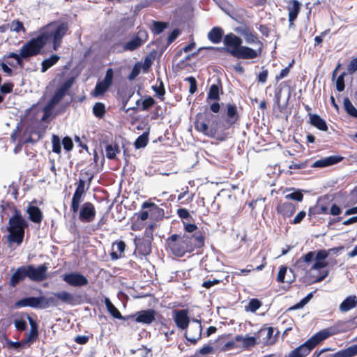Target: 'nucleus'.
I'll return each instance as SVG.
<instances>
[{
    "label": "nucleus",
    "instance_id": "obj_1",
    "mask_svg": "<svg viewBox=\"0 0 357 357\" xmlns=\"http://www.w3.org/2000/svg\"><path fill=\"white\" fill-rule=\"evenodd\" d=\"M240 114L234 102L226 104L220 119L218 115L210 112L198 113L196 115L195 128L204 135L213 137L219 128L228 130L240 120Z\"/></svg>",
    "mask_w": 357,
    "mask_h": 357
},
{
    "label": "nucleus",
    "instance_id": "obj_2",
    "mask_svg": "<svg viewBox=\"0 0 357 357\" xmlns=\"http://www.w3.org/2000/svg\"><path fill=\"white\" fill-rule=\"evenodd\" d=\"M204 242V231H196L193 234H172L166 239V245L173 255L182 257L188 252L202 248Z\"/></svg>",
    "mask_w": 357,
    "mask_h": 357
},
{
    "label": "nucleus",
    "instance_id": "obj_3",
    "mask_svg": "<svg viewBox=\"0 0 357 357\" xmlns=\"http://www.w3.org/2000/svg\"><path fill=\"white\" fill-rule=\"evenodd\" d=\"M68 30L69 25L67 22L58 23L54 21L44 26L40 30V34L32 39L38 42L41 51L47 42L52 38V48L54 51H56L61 46L62 39L67 34Z\"/></svg>",
    "mask_w": 357,
    "mask_h": 357
},
{
    "label": "nucleus",
    "instance_id": "obj_4",
    "mask_svg": "<svg viewBox=\"0 0 357 357\" xmlns=\"http://www.w3.org/2000/svg\"><path fill=\"white\" fill-rule=\"evenodd\" d=\"M223 43L225 46L224 50L237 59H254L261 54V48L254 50L248 46L242 45V39L234 33L225 35Z\"/></svg>",
    "mask_w": 357,
    "mask_h": 357
},
{
    "label": "nucleus",
    "instance_id": "obj_5",
    "mask_svg": "<svg viewBox=\"0 0 357 357\" xmlns=\"http://www.w3.org/2000/svg\"><path fill=\"white\" fill-rule=\"evenodd\" d=\"M48 264L44 263L37 267L30 264L21 266L17 268L10 280V285L15 287L20 282L28 278L34 282H42L47 278Z\"/></svg>",
    "mask_w": 357,
    "mask_h": 357
},
{
    "label": "nucleus",
    "instance_id": "obj_6",
    "mask_svg": "<svg viewBox=\"0 0 357 357\" xmlns=\"http://www.w3.org/2000/svg\"><path fill=\"white\" fill-rule=\"evenodd\" d=\"M337 333L332 328L323 329L312 335L305 343L292 350L289 354L291 357H305L321 342Z\"/></svg>",
    "mask_w": 357,
    "mask_h": 357
},
{
    "label": "nucleus",
    "instance_id": "obj_7",
    "mask_svg": "<svg viewBox=\"0 0 357 357\" xmlns=\"http://www.w3.org/2000/svg\"><path fill=\"white\" fill-rule=\"evenodd\" d=\"M28 227V222L22 217L21 211L16 210L15 213L9 219V232L8 239L10 243H16L20 245L22 243L24 236V229Z\"/></svg>",
    "mask_w": 357,
    "mask_h": 357
},
{
    "label": "nucleus",
    "instance_id": "obj_8",
    "mask_svg": "<svg viewBox=\"0 0 357 357\" xmlns=\"http://www.w3.org/2000/svg\"><path fill=\"white\" fill-rule=\"evenodd\" d=\"M40 53L41 51L40 50L38 42L35 41L31 38L22 46L20 50L19 54L15 52H10L8 54L4 55V58L14 59L20 67H23V59H26L28 58L37 56Z\"/></svg>",
    "mask_w": 357,
    "mask_h": 357
},
{
    "label": "nucleus",
    "instance_id": "obj_9",
    "mask_svg": "<svg viewBox=\"0 0 357 357\" xmlns=\"http://www.w3.org/2000/svg\"><path fill=\"white\" fill-rule=\"evenodd\" d=\"M84 174L89 176L88 187L85 188V181L83 179H79L70 204V211L73 212V215H75L78 213L80 204L83 201L86 191L88 190L93 178V176L91 174V173L88 171L85 172Z\"/></svg>",
    "mask_w": 357,
    "mask_h": 357
},
{
    "label": "nucleus",
    "instance_id": "obj_10",
    "mask_svg": "<svg viewBox=\"0 0 357 357\" xmlns=\"http://www.w3.org/2000/svg\"><path fill=\"white\" fill-rule=\"evenodd\" d=\"M148 39V34L145 30H139L132 40L123 45L121 42L116 43L113 45L112 49L114 52L119 53L126 51H134L141 47Z\"/></svg>",
    "mask_w": 357,
    "mask_h": 357
},
{
    "label": "nucleus",
    "instance_id": "obj_11",
    "mask_svg": "<svg viewBox=\"0 0 357 357\" xmlns=\"http://www.w3.org/2000/svg\"><path fill=\"white\" fill-rule=\"evenodd\" d=\"M156 312L153 309L143 310L134 314H128V321L126 326H130L132 322L150 325L155 320Z\"/></svg>",
    "mask_w": 357,
    "mask_h": 357
},
{
    "label": "nucleus",
    "instance_id": "obj_12",
    "mask_svg": "<svg viewBox=\"0 0 357 357\" xmlns=\"http://www.w3.org/2000/svg\"><path fill=\"white\" fill-rule=\"evenodd\" d=\"M142 208H149V211H140L135 213L134 218H135L137 220L145 221L149 218V215H153L158 214L159 216L163 215V210L158 206L155 203L144 202L142 205Z\"/></svg>",
    "mask_w": 357,
    "mask_h": 357
},
{
    "label": "nucleus",
    "instance_id": "obj_13",
    "mask_svg": "<svg viewBox=\"0 0 357 357\" xmlns=\"http://www.w3.org/2000/svg\"><path fill=\"white\" fill-rule=\"evenodd\" d=\"M343 249L342 246L333 248L329 250H319L317 252L314 253V260L315 262L312 264L311 269L312 270H319L323 268H325L328 266V263L325 261V259L328 257L329 254L333 252L334 253L337 252L338 251Z\"/></svg>",
    "mask_w": 357,
    "mask_h": 357
},
{
    "label": "nucleus",
    "instance_id": "obj_14",
    "mask_svg": "<svg viewBox=\"0 0 357 357\" xmlns=\"http://www.w3.org/2000/svg\"><path fill=\"white\" fill-rule=\"evenodd\" d=\"M274 329L273 327H262L255 335L258 339V344H262L265 346L273 345L277 340V335H273Z\"/></svg>",
    "mask_w": 357,
    "mask_h": 357
},
{
    "label": "nucleus",
    "instance_id": "obj_15",
    "mask_svg": "<svg viewBox=\"0 0 357 357\" xmlns=\"http://www.w3.org/2000/svg\"><path fill=\"white\" fill-rule=\"evenodd\" d=\"M96 215L95 206L90 202H84L79 211V220L85 223L94 220Z\"/></svg>",
    "mask_w": 357,
    "mask_h": 357
},
{
    "label": "nucleus",
    "instance_id": "obj_16",
    "mask_svg": "<svg viewBox=\"0 0 357 357\" xmlns=\"http://www.w3.org/2000/svg\"><path fill=\"white\" fill-rule=\"evenodd\" d=\"M172 319L176 327L181 330H186L190 324L188 310H174L172 312Z\"/></svg>",
    "mask_w": 357,
    "mask_h": 357
},
{
    "label": "nucleus",
    "instance_id": "obj_17",
    "mask_svg": "<svg viewBox=\"0 0 357 357\" xmlns=\"http://www.w3.org/2000/svg\"><path fill=\"white\" fill-rule=\"evenodd\" d=\"M64 282L72 287H84L89 284L88 279L79 272H71L62 275Z\"/></svg>",
    "mask_w": 357,
    "mask_h": 357
},
{
    "label": "nucleus",
    "instance_id": "obj_18",
    "mask_svg": "<svg viewBox=\"0 0 357 357\" xmlns=\"http://www.w3.org/2000/svg\"><path fill=\"white\" fill-rule=\"evenodd\" d=\"M301 6L302 4L298 0H289L287 2V10L289 29L295 26V21L301 12Z\"/></svg>",
    "mask_w": 357,
    "mask_h": 357
},
{
    "label": "nucleus",
    "instance_id": "obj_19",
    "mask_svg": "<svg viewBox=\"0 0 357 357\" xmlns=\"http://www.w3.org/2000/svg\"><path fill=\"white\" fill-rule=\"evenodd\" d=\"M74 82L73 77L67 79L61 86L56 90L52 97L50 98L49 102L52 105H55L59 103L66 94L68 89L72 86Z\"/></svg>",
    "mask_w": 357,
    "mask_h": 357
},
{
    "label": "nucleus",
    "instance_id": "obj_20",
    "mask_svg": "<svg viewBox=\"0 0 357 357\" xmlns=\"http://www.w3.org/2000/svg\"><path fill=\"white\" fill-rule=\"evenodd\" d=\"M26 317L29 321L31 328L26 337L23 339V343L26 345H30L38 339V324L37 321L33 319L29 314H26Z\"/></svg>",
    "mask_w": 357,
    "mask_h": 357
},
{
    "label": "nucleus",
    "instance_id": "obj_21",
    "mask_svg": "<svg viewBox=\"0 0 357 357\" xmlns=\"http://www.w3.org/2000/svg\"><path fill=\"white\" fill-rule=\"evenodd\" d=\"M151 242L152 241L142 237L136 236L134 238L135 250L139 255L143 256H147L151 252Z\"/></svg>",
    "mask_w": 357,
    "mask_h": 357
},
{
    "label": "nucleus",
    "instance_id": "obj_22",
    "mask_svg": "<svg viewBox=\"0 0 357 357\" xmlns=\"http://www.w3.org/2000/svg\"><path fill=\"white\" fill-rule=\"evenodd\" d=\"M344 157L341 155H331L316 160L310 167L312 168H324L337 164L342 161Z\"/></svg>",
    "mask_w": 357,
    "mask_h": 357
},
{
    "label": "nucleus",
    "instance_id": "obj_23",
    "mask_svg": "<svg viewBox=\"0 0 357 357\" xmlns=\"http://www.w3.org/2000/svg\"><path fill=\"white\" fill-rule=\"evenodd\" d=\"M329 203L325 199H319L315 206H311L308 210L310 217L316 215L328 214Z\"/></svg>",
    "mask_w": 357,
    "mask_h": 357
},
{
    "label": "nucleus",
    "instance_id": "obj_24",
    "mask_svg": "<svg viewBox=\"0 0 357 357\" xmlns=\"http://www.w3.org/2000/svg\"><path fill=\"white\" fill-rule=\"evenodd\" d=\"M296 209V206L291 202H280L276 206L277 213L284 219L291 217Z\"/></svg>",
    "mask_w": 357,
    "mask_h": 357
},
{
    "label": "nucleus",
    "instance_id": "obj_25",
    "mask_svg": "<svg viewBox=\"0 0 357 357\" xmlns=\"http://www.w3.org/2000/svg\"><path fill=\"white\" fill-rule=\"evenodd\" d=\"M16 307H31L41 308V298L38 297H26L17 301L15 304Z\"/></svg>",
    "mask_w": 357,
    "mask_h": 357
},
{
    "label": "nucleus",
    "instance_id": "obj_26",
    "mask_svg": "<svg viewBox=\"0 0 357 357\" xmlns=\"http://www.w3.org/2000/svg\"><path fill=\"white\" fill-rule=\"evenodd\" d=\"M202 327L199 324L191 327L190 332L186 331L184 333V337L187 341L191 342L192 344H196L197 341L202 338Z\"/></svg>",
    "mask_w": 357,
    "mask_h": 357
},
{
    "label": "nucleus",
    "instance_id": "obj_27",
    "mask_svg": "<svg viewBox=\"0 0 357 357\" xmlns=\"http://www.w3.org/2000/svg\"><path fill=\"white\" fill-rule=\"evenodd\" d=\"M222 93V84L220 79H218L217 84H213L211 85L209 88V91L207 93V101L208 100H214V101H219L220 98V93Z\"/></svg>",
    "mask_w": 357,
    "mask_h": 357
},
{
    "label": "nucleus",
    "instance_id": "obj_28",
    "mask_svg": "<svg viewBox=\"0 0 357 357\" xmlns=\"http://www.w3.org/2000/svg\"><path fill=\"white\" fill-rule=\"evenodd\" d=\"M309 123L321 131H327L328 128L324 119L317 114H309Z\"/></svg>",
    "mask_w": 357,
    "mask_h": 357
},
{
    "label": "nucleus",
    "instance_id": "obj_29",
    "mask_svg": "<svg viewBox=\"0 0 357 357\" xmlns=\"http://www.w3.org/2000/svg\"><path fill=\"white\" fill-rule=\"evenodd\" d=\"M105 303L109 313L115 319H121L128 321V315L123 316L120 311L115 307V305L107 298H105Z\"/></svg>",
    "mask_w": 357,
    "mask_h": 357
},
{
    "label": "nucleus",
    "instance_id": "obj_30",
    "mask_svg": "<svg viewBox=\"0 0 357 357\" xmlns=\"http://www.w3.org/2000/svg\"><path fill=\"white\" fill-rule=\"evenodd\" d=\"M314 259V252L310 251L303 255L296 261L295 266L305 270L307 266L312 262Z\"/></svg>",
    "mask_w": 357,
    "mask_h": 357
},
{
    "label": "nucleus",
    "instance_id": "obj_31",
    "mask_svg": "<svg viewBox=\"0 0 357 357\" xmlns=\"http://www.w3.org/2000/svg\"><path fill=\"white\" fill-rule=\"evenodd\" d=\"M235 340L238 342H243V347L245 349L255 347L258 344V339L257 335L243 337L241 335H238L235 337Z\"/></svg>",
    "mask_w": 357,
    "mask_h": 357
},
{
    "label": "nucleus",
    "instance_id": "obj_32",
    "mask_svg": "<svg viewBox=\"0 0 357 357\" xmlns=\"http://www.w3.org/2000/svg\"><path fill=\"white\" fill-rule=\"evenodd\" d=\"M116 246L117 251H112L110 253L111 259L113 261L117 260L124 257V251L126 248V245L123 241H116L112 244V248Z\"/></svg>",
    "mask_w": 357,
    "mask_h": 357
},
{
    "label": "nucleus",
    "instance_id": "obj_33",
    "mask_svg": "<svg viewBox=\"0 0 357 357\" xmlns=\"http://www.w3.org/2000/svg\"><path fill=\"white\" fill-rule=\"evenodd\" d=\"M0 207L1 208L0 214L2 220L5 218V216L8 217L10 213H13L14 214L15 213V211L18 210L13 202H6L5 200L1 201Z\"/></svg>",
    "mask_w": 357,
    "mask_h": 357
},
{
    "label": "nucleus",
    "instance_id": "obj_34",
    "mask_svg": "<svg viewBox=\"0 0 357 357\" xmlns=\"http://www.w3.org/2000/svg\"><path fill=\"white\" fill-rule=\"evenodd\" d=\"M29 220L34 223H40L43 218L41 210L38 206H31L27 209Z\"/></svg>",
    "mask_w": 357,
    "mask_h": 357
},
{
    "label": "nucleus",
    "instance_id": "obj_35",
    "mask_svg": "<svg viewBox=\"0 0 357 357\" xmlns=\"http://www.w3.org/2000/svg\"><path fill=\"white\" fill-rule=\"evenodd\" d=\"M357 305V297L354 295L347 297L340 305L341 312H348Z\"/></svg>",
    "mask_w": 357,
    "mask_h": 357
},
{
    "label": "nucleus",
    "instance_id": "obj_36",
    "mask_svg": "<svg viewBox=\"0 0 357 357\" xmlns=\"http://www.w3.org/2000/svg\"><path fill=\"white\" fill-rule=\"evenodd\" d=\"M224 34L223 29L219 26H215L208 33V40L214 44L221 42Z\"/></svg>",
    "mask_w": 357,
    "mask_h": 357
},
{
    "label": "nucleus",
    "instance_id": "obj_37",
    "mask_svg": "<svg viewBox=\"0 0 357 357\" xmlns=\"http://www.w3.org/2000/svg\"><path fill=\"white\" fill-rule=\"evenodd\" d=\"M357 355V344L350 346L344 349L340 350L329 357H354Z\"/></svg>",
    "mask_w": 357,
    "mask_h": 357
},
{
    "label": "nucleus",
    "instance_id": "obj_38",
    "mask_svg": "<svg viewBox=\"0 0 357 357\" xmlns=\"http://www.w3.org/2000/svg\"><path fill=\"white\" fill-rule=\"evenodd\" d=\"M242 34L244 36L247 43L252 44V43H258L260 45V47L262 49L263 43L259 40L257 38V33L249 28H245L243 31Z\"/></svg>",
    "mask_w": 357,
    "mask_h": 357
},
{
    "label": "nucleus",
    "instance_id": "obj_39",
    "mask_svg": "<svg viewBox=\"0 0 357 357\" xmlns=\"http://www.w3.org/2000/svg\"><path fill=\"white\" fill-rule=\"evenodd\" d=\"M134 94V91H132L131 89H122L121 91L119 92V95L121 97L122 105H123V109L126 110V112H128L130 109H135V107H131L128 109H125L126 105L128 104V101L131 98V97Z\"/></svg>",
    "mask_w": 357,
    "mask_h": 357
},
{
    "label": "nucleus",
    "instance_id": "obj_40",
    "mask_svg": "<svg viewBox=\"0 0 357 357\" xmlns=\"http://www.w3.org/2000/svg\"><path fill=\"white\" fill-rule=\"evenodd\" d=\"M59 59L60 56L56 54H53L48 59H44L41 63V72H46L49 68L56 64Z\"/></svg>",
    "mask_w": 357,
    "mask_h": 357
},
{
    "label": "nucleus",
    "instance_id": "obj_41",
    "mask_svg": "<svg viewBox=\"0 0 357 357\" xmlns=\"http://www.w3.org/2000/svg\"><path fill=\"white\" fill-rule=\"evenodd\" d=\"M54 295L56 296L57 299L60 300L63 303L71 305L74 303V296L68 291H61L59 292L54 293Z\"/></svg>",
    "mask_w": 357,
    "mask_h": 357
},
{
    "label": "nucleus",
    "instance_id": "obj_42",
    "mask_svg": "<svg viewBox=\"0 0 357 357\" xmlns=\"http://www.w3.org/2000/svg\"><path fill=\"white\" fill-rule=\"evenodd\" d=\"M41 298V308H47L50 306L56 307L59 305V299L54 294L52 296L45 298V296H40Z\"/></svg>",
    "mask_w": 357,
    "mask_h": 357
},
{
    "label": "nucleus",
    "instance_id": "obj_43",
    "mask_svg": "<svg viewBox=\"0 0 357 357\" xmlns=\"http://www.w3.org/2000/svg\"><path fill=\"white\" fill-rule=\"evenodd\" d=\"M106 156L109 160L115 159L116 154L120 153V149L118 144H108L105 147Z\"/></svg>",
    "mask_w": 357,
    "mask_h": 357
},
{
    "label": "nucleus",
    "instance_id": "obj_44",
    "mask_svg": "<svg viewBox=\"0 0 357 357\" xmlns=\"http://www.w3.org/2000/svg\"><path fill=\"white\" fill-rule=\"evenodd\" d=\"M148 142L149 132H144L136 139L134 144L136 149H141L145 147Z\"/></svg>",
    "mask_w": 357,
    "mask_h": 357
},
{
    "label": "nucleus",
    "instance_id": "obj_45",
    "mask_svg": "<svg viewBox=\"0 0 357 357\" xmlns=\"http://www.w3.org/2000/svg\"><path fill=\"white\" fill-rule=\"evenodd\" d=\"M106 113L105 105L102 102H96L93 107V115L99 119L102 118Z\"/></svg>",
    "mask_w": 357,
    "mask_h": 357
},
{
    "label": "nucleus",
    "instance_id": "obj_46",
    "mask_svg": "<svg viewBox=\"0 0 357 357\" xmlns=\"http://www.w3.org/2000/svg\"><path fill=\"white\" fill-rule=\"evenodd\" d=\"M343 104L347 114L353 117L357 118V109L353 105L348 98L344 99Z\"/></svg>",
    "mask_w": 357,
    "mask_h": 357
},
{
    "label": "nucleus",
    "instance_id": "obj_47",
    "mask_svg": "<svg viewBox=\"0 0 357 357\" xmlns=\"http://www.w3.org/2000/svg\"><path fill=\"white\" fill-rule=\"evenodd\" d=\"M109 85L102 81L98 82H97L92 94L93 96H101L109 89Z\"/></svg>",
    "mask_w": 357,
    "mask_h": 357
},
{
    "label": "nucleus",
    "instance_id": "obj_48",
    "mask_svg": "<svg viewBox=\"0 0 357 357\" xmlns=\"http://www.w3.org/2000/svg\"><path fill=\"white\" fill-rule=\"evenodd\" d=\"M168 23L160 21H153V28L152 32L154 34H160L164 31V30L167 28Z\"/></svg>",
    "mask_w": 357,
    "mask_h": 357
},
{
    "label": "nucleus",
    "instance_id": "obj_49",
    "mask_svg": "<svg viewBox=\"0 0 357 357\" xmlns=\"http://www.w3.org/2000/svg\"><path fill=\"white\" fill-rule=\"evenodd\" d=\"M295 63L294 59H292L291 61L289 63V65L282 69L278 75H277L275 77V82L278 83L282 79L288 76L290 73L291 68L294 66Z\"/></svg>",
    "mask_w": 357,
    "mask_h": 357
},
{
    "label": "nucleus",
    "instance_id": "obj_50",
    "mask_svg": "<svg viewBox=\"0 0 357 357\" xmlns=\"http://www.w3.org/2000/svg\"><path fill=\"white\" fill-rule=\"evenodd\" d=\"M313 294L312 292L309 293L305 298H303L299 303L294 305L293 306L289 307L287 311H291L298 310L303 307L312 298Z\"/></svg>",
    "mask_w": 357,
    "mask_h": 357
},
{
    "label": "nucleus",
    "instance_id": "obj_51",
    "mask_svg": "<svg viewBox=\"0 0 357 357\" xmlns=\"http://www.w3.org/2000/svg\"><path fill=\"white\" fill-rule=\"evenodd\" d=\"M10 30L11 31H15L17 33H19L21 31L23 33L26 32V29L24 26L23 23L21 21H20L19 20H14L11 22L10 25Z\"/></svg>",
    "mask_w": 357,
    "mask_h": 357
},
{
    "label": "nucleus",
    "instance_id": "obj_52",
    "mask_svg": "<svg viewBox=\"0 0 357 357\" xmlns=\"http://www.w3.org/2000/svg\"><path fill=\"white\" fill-rule=\"evenodd\" d=\"M187 196L186 203L190 202L192 201L194 197V194L189 193V187L185 185L181 188V193L178 195V201L182 200Z\"/></svg>",
    "mask_w": 357,
    "mask_h": 357
},
{
    "label": "nucleus",
    "instance_id": "obj_53",
    "mask_svg": "<svg viewBox=\"0 0 357 357\" xmlns=\"http://www.w3.org/2000/svg\"><path fill=\"white\" fill-rule=\"evenodd\" d=\"M184 231L188 233L187 234H193L196 231H202L199 230L197 226L195 223L183 220Z\"/></svg>",
    "mask_w": 357,
    "mask_h": 357
},
{
    "label": "nucleus",
    "instance_id": "obj_54",
    "mask_svg": "<svg viewBox=\"0 0 357 357\" xmlns=\"http://www.w3.org/2000/svg\"><path fill=\"white\" fill-rule=\"evenodd\" d=\"M152 89L155 92L157 97L161 101H164L165 94V89L162 81L160 80V85L158 86H152Z\"/></svg>",
    "mask_w": 357,
    "mask_h": 357
},
{
    "label": "nucleus",
    "instance_id": "obj_55",
    "mask_svg": "<svg viewBox=\"0 0 357 357\" xmlns=\"http://www.w3.org/2000/svg\"><path fill=\"white\" fill-rule=\"evenodd\" d=\"M178 216L183 220L187 222H191L193 220L192 215L190 214L188 209L185 208H181L177 210Z\"/></svg>",
    "mask_w": 357,
    "mask_h": 357
},
{
    "label": "nucleus",
    "instance_id": "obj_56",
    "mask_svg": "<svg viewBox=\"0 0 357 357\" xmlns=\"http://www.w3.org/2000/svg\"><path fill=\"white\" fill-rule=\"evenodd\" d=\"M155 104V100L151 96H147L142 101V107L140 108L142 111H148L151 107Z\"/></svg>",
    "mask_w": 357,
    "mask_h": 357
},
{
    "label": "nucleus",
    "instance_id": "obj_57",
    "mask_svg": "<svg viewBox=\"0 0 357 357\" xmlns=\"http://www.w3.org/2000/svg\"><path fill=\"white\" fill-rule=\"evenodd\" d=\"M52 151L55 153L60 154L61 152V141L59 136L53 135L52 137Z\"/></svg>",
    "mask_w": 357,
    "mask_h": 357
},
{
    "label": "nucleus",
    "instance_id": "obj_58",
    "mask_svg": "<svg viewBox=\"0 0 357 357\" xmlns=\"http://www.w3.org/2000/svg\"><path fill=\"white\" fill-rule=\"evenodd\" d=\"M346 73L342 72L337 78L335 82L336 89L339 92H342L344 90L345 84H344V77L346 76Z\"/></svg>",
    "mask_w": 357,
    "mask_h": 357
},
{
    "label": "nucleus",
    "instance_id": "obj_59",
    "mask_svg": "<svg viewBox=\"0 0 357 357\" xmlns=\"http://www.w3.org/2000/svg\"><path fill=\"white\" fill-rule=\"evenodd\" d=\"M184 81L189 82V93L190 94H194L197 91V82L196 79L192 76H190L185 77L184 79Z\"/></svg>",
    "mask_w": 357,
    "mask_h": 357
},
{
    "label": "nucleus",
    "instance_id": "obj_60",
    "mask_svg": "<svg viewBox=\"0 0 357 357\" xmlns=\"http://www.w3.org/2000/svg\"><path fill=\"white\" fill-rule=\"evenodd\" d=\"M155 227V223H151L149 225L144 232V235L142 238L149 239L151 241L153 240V231Z\"/></svg>",
    "mask_w": 357,
    "mask_h": 357
},
{
    "label": "nucleus",
    "instance_id": "obj_61",
    "mask_svg": "<svg viewBox=\"0 0 357 357\" xmlns=\"http://www.w3.org/2000/svg\"><path fill=\"white\" fill-rule=\"evenodd\" d=\"M285 199L301 202L303 199V195L300 190H296L292 193L286 195Z\"/></svg>",
    "mask_w": 357,
    "mask_h": 357
},
{
    "label": "nucleus",
    "instance_id": "obj_62",
    "mask_svg": "<svg viewBox=\"0 0 357 357\" xmlns=\"http://www.w3.org/2000/svg\"><path fill=\"white\" fill-rule=\"evenodd\" d=\"M214 351V349L213 346L210 344H204L202 348H200L198 351H197L195 355L201 354V355H207L209 354H212Z\"/></svg>",
    "mask_w": 357,
    "mask_h": 357
},
{
    "label": "nucleus",
    "instance_id": "obj_63",
    "mask_svg": "<svg viewBox=\"0 0 357 357\" xmlns=\"http://www.w3.org/2000/svg\"><path fill=\"white\" fill-rule=\"evenodd\" d=\"M287 267L285 266H280L279 268V271L277 275L276 280L279 283L284 282V278L287 273Z\"/></svg>",
    "mask_w": 357,
    "mask_h": 357
},
{
    "label": "nucleus",
    "instance_id": "obj_64",
    "mask_svg": "<svg viewBox=\"0 0 357 357\" xmlns=\"http://www.w3.org/2000/svg\"><path fill=\"white\" fill-rule=\"evenodd\" d=\"M347 72L349 74L352 75L357 71V56L351 60L347 65Z\"/></svg>",
    "mask_w": 357,
    "mask_h": 357
}]
</instances>
